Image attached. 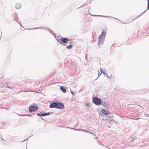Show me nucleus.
<instances>
[{"instance_id": "nucleus-30", "label": "nucleus", "mask_w": 149, "mask_h": 149, "mask_svg": "<svg viewBox=\"0 0 149 149\" xmlns=\"http://www.w3.org/2000/svg\"><path fill=\"white\" fill-rule=\"evenodd\" d=\"M107 77H109L108 76V75L107 74V75H106Z\"/></svg>"}, {"instance_id": "nucleus-14", "label": "nucleus", "mask_w": 149, "mask_h": 149, "mask_svg": "<svg viewBox=\"0 0 149 149\" xmlns=\"http://www.w3.org/2000/svg\"><path fill=\"white\" fill-rule=\"evenodd\" d=\"M49 114V112L43 113V116L48 115Z\"/></svg>"}, {"instance_id": "nucleus-4", "label": "nucleus", "mask_w": 149, "mask_h": 149, "mask_svg": "<svg viewBox=\"0 0 149 149\" xmlns=\"http://www.w3.org/2000/svg\"><path fill=\"white\" fill-rule=\"evenodd\" d=\"M57 103L58 102H54L52 103H50L49 107L50 108H57V107H58Z\"/></svg>"}, {"instance_id": "nucleus-9", "label": "nucleus", "mask_w": 149, "mask_h": 149, "mask_svg": "<svg viewBox=\"0 0 149 149\" xmlns=\"http://www.w3.org/2000/svg\"><path fill=\"white\" fill-rule=\"evenodd\" d=\"M21 6V5L19 3H17L15 5V7L17 9L20 8Z\"/></svg>"}, {"instance_id": "nucleus-21", "label": "nucleus", "mask_w": 149, "mask_h": 149, "mask_svg": "<svg viewBox=\"0 0 149 149\" xmlns=\"http://www.w3.org/2000/svg\"><path fill=\"white\" fill-rule=\"evenodd\" d=\"M6 88H10L11 89H12V88H11V87H9L8 85L7 86H6Z\"/></svg>"}, {"instance_id": "nucleus-11", "label": "nucleus", "mask_w": 149, "mask_h": 149, "mask_svg": "<svg viewBox=\"0 0 149 149\" xmlns=\"http://www.w3.org/2000/svg\"><path fill=\"white\" fill-rule=\"evenodd\" d=\"M72 44H71L70 45H69L67 47V48L68 49H71L72 47Z\"/></svg>"}, {"instance_id": "nucleus-18", "label": "nucleus", "mask_w": 149, "mask_h": 149, "mask_svg": "<svg viewBox=\"0 0 149 149\" xmlns=\"http://www.w3.org/2000/svg\"><path fill=\"white\" fill-rule=\"evenodd\" d=\"M41 28V27H38V28H34L31 29H40V28Z\"/></svg>"}, {"instance_id": "nucleus-27", "label": "nucleus", "mask_w": 149, "mask_h": 149, "mask_svg": "<svg viewBox=\"0 0 149 149\" xmlns=\"http://www.w3.org/2000/svg\"><path fill=\"white\" fill-rule=\"evenodd\" d=\"M146 116H149V114H146Z\"/></svg>"}, {"instance_id": "nucleus-17", "label": "nucleus", "mask_w": 149, "mask_h": 149, "mask_svg": "<svg viewBox=\"0 0 149 149\" xmlns=\"http://www.w3.org/2000/svg\"><path fill=\"white\" fill-rule=\"evenodd\" d=\"M102 105L104 106H105V105H106V103L105 102L102 103V104H101Z\"/></svg>"}, {"instance_id": "nucleus-8", "label": "nucleus", "mask_w": 149, "mask_h": 149, "mask_svg": "<svg viewBox=\"0 0 149 149\" xmlns=\"http://www.w3.org/2000/svg\"><path fill=\"white\" fill-rule=\"evenodd\" d=\"M60 89L63 93H65L66 91V89L63 86H60Z\"/></svg>"}, {"instance_id": "nucleus-31", "label": "nucleus", "mask_w": 149, "mask_h": 149, "mask_svg": "<svg viewBox=\"0 0 149 149\" xmlns=\"http://www.w3.org/2000/svg\"><path fill=\"white\" fill-rule=\"evenodd\" d=\"M52 32H53V31H52V32H51V33L52 34H53V33H52Z\"/></svg>"}, {"instance_id": "nucleus-5", "label": "nucleus", "mask_w": 149, "mask_h": 149, "mask_svg": "<svg viewBox=\"0 0 149 149\" xmlns=\"http://www.w3.org/2000/svg\"><path fill=\"white\" fill-rule=\"evenodd\" d=\"M57 105L58 107H57V108L60 109H62L64 108V105L63 103L58 102Z\"/></svg>"}, {"instance_id": "nucleus-25", "label": "nucleus", "mask_w": 149, "mask_h": 149, "mask_svg": "<svg viewBox=\"0 0 149 149\" xmlns=\"http://www.w3.org/2000/svg\"><path fill=\"white\" fill-rule=\"evenodd\" d=\"M134 119L135 120H137L138 119H139V118H134Z\"/></svg>"}, {"instance_id": "nucleus-33", "label": "nucleus", "mask_w": 149, "mask_h": 149, "mask_svg": "<svg viewBox=\"0 0 149 149\" xmlns=\"http://www.w3.org/2000/svg\"><path fill=\"white\" fill-rule=\"evenodd\" d=\"M64 45H66V44H64Z\"/></svg>"}, {"instance_id": "nucleus-1", "label": "nucleus", "mask_w": 149, "mask_h": 149, "mask_svg": "<svg viewBox=\"0 0 149 149\" xmlns=\"http://www.w3.org/2000/svg\"><path fill=\"white\" fill-rule=\"evenodd\" d=\"M106 33V31H102L101 34L99 37L98 45H101L104 43Z\"/></svg>"}, {"instance_id": "nucleus-2", "label": "nucleus", "mask_w": 149, "mask_h": 149, "mask_svg": "<svg viewBox=\"0 0 149 149\" xmlns=\"http://www.w3.org/2000/svg\"><path fill=\"white\" fill-rule=\"evenodd\" d=\"M93 103L96 105H98L101 104L102 102L101 100L96 97L93 98Z\"/></svg>"}, {"instance_id": "nucleus-29", "label": "nucleus", "mask_w": 149, "mask_h": 149, "mask_svg": "<svg viewBox=\"0 0 149 149\" xmlns=\"http://www.w3.org/2000/svg\"><path fill=\"white\" fill-rule=\"evenodd\" d=\"M101 73L100 74H98V76H99V75H101Z\"/></svg>"}, {"instance_id": "nucleus-7", "label": "nucleus", "mask_w": 149, "mask_h": 149, "mask_svg": "<svg viewBox=\"0 0 149 149\" xmlns=\"http://www.w3.org/2000/svg\"><path fill=\"white\" fill-rule=\"evenodd\" d=\"M102 113L106 115H108L109 112L108 110H106L105 109H102Z\"/></svg>"}, {"instance_id": "nucleus-6", "label": "nucleus", "mask_w": 149, "mask_h": 149, "mask_svg": "<svg viewBox=\"0 0 149 149\" xmlns=\"http://www.w3.org/2000/svg\"><path fill=\"white\" fill-rule=\"evenodd\" d=\"M69 41V39L68 38H62L60 39V42H61V43H65Z\"/></svg>"}, {"instance_id": "nucleus-12", "label": "nucleus", "mask_w": 149, "mask_h": 149, "mask_svg": "<svg viewBox=\"0 0 149 149\" xmlns=\"http://www.w3.org/2000/svg\"><path fill=\"white\" fill-rule=\"evenodd\" d=\"M129 141L130 142H132L134 140V139L132 137H130L129 138Z\"/></svg>"}, {"instance_id": "nucleus-34", "label": "nucleus", "mask_w": 149, "mask_h": 149, "mask_svg": "<svg viewBox=\"0 0 149 149\" xmlns=\"http://www.w3.org/2000/svg\"><path fill=\"white\" fill-rule=\"evenodd\" d=\"M143 13H142L141 14V15L142 14H143Z\"/></svg>"}, {"instance_id": "nucleus-24", "label": "nucleus", "mask_w": 149, "mask_h": 149, "mask_svg": "<svg viewBox=\"0 0 149 149\" xmlns=\"http://www.w3.org/2000/svg\"><path fill=\"white\" fill-rule=\"evenodd\" d=\"M148 6H149V0H148Z\"/></svg>"}, {"instance_id": "nucleus-32", "label": "nucleus", "mask_w": 149, "mask_h": 149, "mask_svg": "<svg viewBox=\"0 0 149 149\" xmlns=\"http://www.w3.org/2000/svg\"><path fill=\"white\" fill-rule=\"evenodd\" d=\"M25 140H24V141H25Z\"/></svg>"}, {"instance_id": "nucleus-22", "label": "nucleus", "mask_w": 149, "mask_h": 149, "mask_svg": "<svg viewBox=\"0 0 149 149\" xmlns=\"http://www.w3.org/2000/svg\"><path fill=\"white\" fill-rule=\"evenodd\" d=\"M77 130H77V131H83V129H77Z\"/></svg>"}, {"instance_id": "nucleus-20", "label": "nucleus", "mask_w": 149, "mask_h": 149, "mask_svg": "<svg viewBox=\"0 0 149 149\" xmlns=\"http://www.w3.org/2000/svg\"><path fill=\"white\" fill-rule=\"evenodd\" d=\"M93 16H102V17H106V16H102V15H93Z\"/></svg>"}, {"instance_id": "nucleus-3", "label": "nucleus", "mask_w": 149, "mask_h": 149, "mask_svg": "<svg viewBox=\"0 0 149 149\" xmlns=\"http://www.w3.org/2000/svg\"><path fill=\"white\" fill-rule=\"evenodd\" d=\"M38 107L37 106H34V105L31 106L29 107V111L30 112L36 111L38 109Z\"/></svg>"}, {"instance_id": "nucleus-10", "label": "nucleus", "mask_w": 149, "mask_h": 149, "mask_svg": "<svg viewBox=\"0 0 149 149\" xmlns=\"http://www.w3.org/2000/svg\"><path fill=\"white\" fill-rule=\"evenodd\" d=\"M38 116H43V111H41L40 113H38L37 114Z\"/></svg>"}, {"instance_id": "nucleus-26", "label": "nucleus", "mask_w": 149, "mask_h": 149, "mask_svg": "<svg viewBox=\"0 0 149 149\" xmlns=\"http://www.w3.org/2000/svg\"><path fill=\"white\" fill-rule=\"evenodd\" d=\"M149 9V6H147V9Z\"/></svg>"}, {"instance_id": "nucleus-13", "label": "nucleus", "mask_w": 149, "mask_h": 149, "mask_svg": "<svg viewBox=\"0 0 149 149\" xmlns=\"http://www.w3.org/2000/svg\"><path fill=\"white\" fill-rule=\"evenodd\" d=\"M100 71H101V73H103V74H104V75H105V72L104 71H102V69L101 68H100Z\"/></svg>"}, {"instance_id": "nucleus-16", "label": "nucleus", "mask_w": 149, "mask_h": 149, "mask_svg": "<svg viewBox=\"0 0 149 149\" xmlns=\"http://www.w3.org/2000/svg\"><path fill=\"white\" fill-rule=\"evenodd\" d=\"M70 93H71L72 95H74V93L72 91H70Z\"/></svg>"}, {"instance_id": "nucleus-23", "label": "nucleus", "mask_w": 149, "mask_h": 149, "mask_svg": "<svg viewBox=\"0 0 149 149\" xmlns=\"http://www.w3.org/2000/svg\"><path fill=\"white\" fill-rule=\"evenodd\" d=\"M57 41L59 42V43H60V44H61V42H60V40H57Z\"/></svg>"}, {"instance_id": "nucleus-19", "label": "nucleus", "mask_w": 149, "mask_h": 149, "mask_svg": "<svg viewBox=\"0 0 149 149\" xmlns=\"http://www.w3.org/2000/svg\"><path fill=\"white\" fill-rule=\"evenodd\" d=\"M83 131L84 132H88V133H91L90 132H89L88 131H86V130H83Z\"/></svg>"}, {"instance_id": "nucleus-28", "label": "nucleus", "mask_w": 149, "mask_h": 149, "mask_svg": "<svg viewBox=\"0 0 149 149\" xmlns=\"http://www.w3.org/2000/svg\"><path fill=\"white\" fill-rule=\"evenodd\" d=\"M74 129L75 130H77V129H75V128H74Z\"/></svg>"}, {"instance_id": "nucleus-15", "label": "nucleus", "mask_w": 149, "mask_h": 149, "mask_svg": "<svg viewBox=\"0 0 149 149\" xmlns=\"http://www.w3.org/2000/svg\"><path fill=\"white\" fill-rule=\"evenodd\" d=\"M90 104L89 103H86L85 104V105L86 107H88L89 106Z\"/></svg>"}]
</instances>
